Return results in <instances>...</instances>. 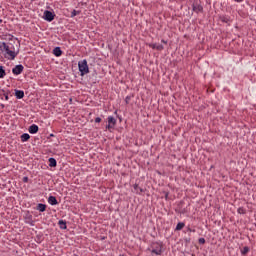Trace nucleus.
Wrapping results in <instances>:
<instances>
[{"label": "nucleus", "instance_id": "obj_1", "mask_svg": "<svg viewBox=\"0 0 256 256\" xmlns=\"http://www.w3.org/2000/svg\"><path fill=\"white\" fill-rule=\"evenodd\" d=\"M0 51L4 53L5 59H8L9 61H14L15 57L19 55V51L15 52V46H9L5 42H0Z\"/></svg>", "mask_w": 256, "mask_h": 256}, {"label": "nucleus", "instance_id": "obj_2", "mask_svg": "<svg viewBox=\"0 0 256 256\" xmlns=\"http://www.w3.org/2000/svg\"><path fill=\"white\" fill-rule=\"evenodd\" d=\"M151 253L156 256H161L163 254V243L154 242L150 246Z\"/></svg>", "mask_w": 256, "mask_h": 256}, {"label": "nucleus", "instance_id": "obj_3", "mask_svg": "<svg viewBox=\"0 0 256 256\" xmlns=\"http://www.w3.org/2000/svg\"><path fill=\"white\" fill-rule=\"evenodd\" d=\"M78 69L81 77L89 74V65L87 64V61L85 59L78 62Z\"/></svg>", "mask_w": 256, "mask_h": 256}, {"label": "nucleus", "instance_id": "obj_4", "mask_svg": "<svg viewBox=\"0 0 256 256\" xmlns=\"http://www.w3.org/2000/svg\"><path fill=\"white\" fill-rule=\"evenodd\" d=\"M44 21H48V23H51L53 19H55V14L49 10H45L43 14Z\"/></svg>", "mask_w": 256, "mask_h": 256}, {"label": "nucleus", "instance_id": "obj_5", "mask_svg": "<svg viewBox=\"0 0 256 256\" xmlns=\"http://www.w3.org/2000/svg\"><path fill=\"white\" fill-rule=\"evenodd\" d=\"M24 221L25 223H27L28 225H31V227H33V225H35V221H33V215H31V213L26 212L24 215Z\"/></svg>", "mask_w": 256, "mask_h": 256}, {"label": "nucleus", "instance_id": "obj_6", "mask_svg": "<svg viewBox=\"0 0 256 256\" xmlns=\"http://www.w3.org/2000/svg\"><path fill=\"white\" fill-rule=\"evenodd\" d=\"M23 65L19 64L16 65L13 69H12V73L13 75H21L23 73Z\"/></svg>", "mask_w": 256, "mask_h": 256}, {"label": "nucleus", "instance_id": "obj_7", "mask_svg": "<svg viewBox=\"0 0 256 256\" xmlns=\"http://www.w3.org/2000/svg\"><path fill=\"white\" fill-rule=\"evenodd\" d=\"M116 123H117V120L115 119V117L109 116L107 129H113V127H115Z\"/></svg>", "mask_w": 256, "mask_h": 256}, {"label": "nucleus", "instance_id": "obj_8", "mask_svg": "<svg viewBox=\"0 0 256 256\" xmlns=\"http://www.w3.org/2000/svg\"><path fill=\"white\" fill-rule=\"evenodd\" d=\"M29 133H31V135H35V133H37L39 131V126H37V124H32L29 129H28Z\"/></svg>", "mask_w": 256, "mask_h": 256}, {"label": "nucleus", "instance_id": "obj_9", "mask_svg": "<svg viewBox=\"0 0 256 256\" xmlns=\"http://www.w3.org/2000/svg\"><path fill=\"white\" fill-rule=\"evenodd\" d=\"M16 99H23L25 97V92L23 90H15Z\"/></svg>", "mask_w": 256, "mask_h": 256}, {"label": "nucleus", "instance_id": "obj_10", "mask_svg": "<svg viewBox=\"0 0 256 256\" xmlns=\"http://www.w3.org/2000/svg\"><path fill=\"white\" fill-rule=\"evenodd\" d=\"M53 54L55 55V57H61V55H63V51L60 47H55L53 49Z\"/></svg>", "mask_w": 256, "mask_h": 256}, {"label": "nucleus", "instance_id": "obj_11", "mask_svg": "<svg viewBox=\"0 0 256 256\" xmlns=\"http://www.w3.org/2000/svg\"><path fill=\"white\" fill-rule=\"evenodd\" d=\"M48 203L50 205H59V202L57 201V198L55 196H49Z\"/></svg>", "mask_w": 256, "mask_h": 256}, {"label": "nucleus", "instance_id": "obj_12", "mask_svg": "<svg viewBox=\"0 0 256 256\" xmlns=\"http://www.w3.org/2000/svg\"><path fill=\"white\" fill-rule=\"evenodd\" d=\"M20 139H21L22 143H25L26 141H29V139H31V136L27 133H24L21 135Z\"/></svg>", "mask_w": 256, "mask_h": 256}, {"label": "nucleus", "instance_id": "obj_13", "mask_svg": "<svg viewBox=\"0 0 256 256\" xmlns=\"http://www.w3.org/2000/svg\"><path fill=\"white\" fill-rule=\"evenodd\" d=\"M47 209V205L39 203L37 205V211H40V213H44V211Z\"/></svg>", "mask_w": 256, "mask_h": 256}, {"label": "nucleus", "instance_id": "obj_14", "mask_svg": "<svg viewBox=\"0 0 256 256\" xmlns=\"http://www.w3.org/2000/svg\"><path fill=\"white\" fill-rule=\"evenodd\" d=\"M58 225H59L60 229H67V222L64 220H59Z\"/></svg>", "mask_w": 256, "mask_h": 256}, {"label": "nucleus", "instance_id": "obj_15", "mask_svg": "<svg viewBox=\"0 0 256 256\" xmlns=\"http://www.w3.org/2000/svg\"><path fill=\"white\" fill-rule=\"evenodd\" d=\"M49 167H57V160L55 158H49Z\"/></svg>", "mask_w": 256, "mask_h": 256}, {"label": "nucleus", "instance_id": "obj_16", "mask_svg": "<svg viewBox=\"0 0 256 256\" xmlns=\"http://www.w3.org/2000/svg\"><path fill=\"white\" fill-rule=\"evenodd\" d=\"M134 193L141 194L143 193V189L139 185H134Z\"/></svg>", "mask_w": 256, "mask_h": 256}, {"label": "nucleus", "instance_id": "obj_17", "mask_svg": "<svg viewBox=\"0 0 256 256\" xmlns=\"http://www.w3.org/2000/svg\"><path fill=\"white\" fill-rule=\"evenodd\" d=\"M5 75H7V72H5L3 66H0V79H3Z\"/></svg>", "mask_w": 256, "mask_h": 256}, {"label": "nucleus", "instance_id": "obj_18", "mask_svg": "<svg viewBox=\"0 0 256 256\" xmlns=\"http://www.w3.org/2000/svg\"><path fill=\"white\" fill-rule=\"evenodd\" d=\"M193 10H194L196 13H199V12H202L203 8H202V6H200V5H193Z\"/></svg>", "mask_w": 256, "mask_h": 256}, {"label": "nucleus", "instance_id": "obj_19", "mask_svg": "<svg viewBox=\"0 0 256 256\" xmlns=\"http://www.w3.org/2000/svg\"><path fill=\"white\" fill-rule=\"evenodd\" d=\"M185 224L183 222H179L176 226V231H181L184 228Z\"/></svg>", "mask_w": 256, "mask_h": 256}, {"label": "nucleus", "instance_id": "obj_20", "mask_svg": "<svg viewBox=\"0 0 256 256\" xmlns=\"http://www.w3.org/2000/svg\"><path fill=\"white\" fill-rule=\"evenodd\" d=\"M248 252H249V247H247V246H245V247H243V249H241V254L243 256L247 255Z\"/></svg>", "mask_w": 256, "mask_h": 256}, {"label": "nucleus", "instance_id": "obj_21", "mask_svg": "<svg viewBox=\"0 0 256 256\" xmlns=\"http://www.w3.org/2000/svg\"><path fill=\"white\" fill-rule=\"evenodd\" d=\"M237 213L239 215H245L246 214V210L243 207H239L237 210Z\"/></svg>", "mask_w": 256, "mask_h": 256}, {"label": "nucleus", "instance_id": "obj_22", "mask_svg": "<svg viewBox=\"0 0 256 256\" xmlns=\"http://www.w3.org/2000/svg\"><path fill=\"white\" fill-rule=\"evenodd\" d=\"M77 15H79V12H77L76 10H73L71 12V17H77Z\"/></svg>", "mask_w": 256, "mask_h": 256}, {"label": "nucleus", "instance_id": "obj_23", "mask_svg": "<svg viewBox=\"0 0 256 256\" xmlns=\"http://www.w3.org/2000/svg\"><path fill=\"white\" fill-rule=\"evenodd\" d=\"M198 242H199V244L204 245L205 244V239L204 238H199Z\"/></svg>", "mask_w": 256, "mask_h": 256}, {"label": "nucleus", "instance_id": "obj_24", "mask_svg": "<svg viewBox=\"0 0 256 256\" xmlns=\"http://www.w3.org/2000/svg\"><path fill=\"white\" fill-rule=\"evenodd\" d=\"M149 47H151L152 49H157V44L151 43L149 44Z\"/></svg>", "mask_w": 256, "mask_h": 256}, {"label": "nucleus", "instance_id": "obj_25", "mask_svg": "<svg viewBox=\"0 0 256 256\" xmlns=\"http://www.w3.org/2000/svg\"><path fill=\"white\" fill-rule=\"evenodd\" d=\"M156 49L159 50V51H161V50L164 49V47H163V45H156Z\"/></svg>", "mask_w": 256, "mask_h": 256}, {"label": "nucleus", "instance_id": "obj_26", "mask_svg": "<svg viewBox=\"0 0 256 256\" xmlns=\"http://www.w3.org/2000/svg\"><path fill=\"white\" fill-rule=\"evenodd\" d=\"M95 123H101V118L97 117V118L95 119Z\"/></svg>", "mask_w": 256, "mask_h": 256}, {"label": "nucleus", "instance_id": "obj_27", "mask_svg": "<svg viewBox=\"0 0 256 256\" xmlns=\"http://www.w3.org/2000/svg\"><path fill=\"white\" fill-rule=\"evenodd\" d=\"M23 181H24V183H27V181H29V178L28 177H24Z\"/></svg>", "mask_w": 256, "mask_h": 256}, {"label": "nucleus", "instance_id": "obj_28", "mask_svg": "<svg viewBox=\"0 0 256 256\" xmlns=\"http://www.w3.org/2000/svg\"><path fill=\"white\" fill-rule=\"evenodd\" d=\"M234 1H236V2H238V3H241V2H243L244 0H234Z\"/></svg>", "mask_w": 256, "mask_h": 256}, {"label": "nucleus", "instance_id": "obj_29", "mask_svg": "<svg viewBox=\"0 0 256 256\" xmlns=\"http://www.w3.org/2000/svg\"><path fill=\"white\" fill-rule=\"evenodd\" d=\"M128 100H129V96L126 97V103H127Z\"/></svg>", "mask_w": 256, "mask_h": 256}, {"label": "nucleus", "instance_id": "obj_30", "mask_svg": "<svg viewBox=\"0 0 256 256\" xmlns=\"http://www.w3.org/2000/svg\"><path fill=\"white\" fill-rule=\"evenodd\" d=\"M163 43H167L165 40H162Z\"/></svg>", "mask_w": 256, "mask_h": 256}, {"label": "nucleus", "instance_id": "obj_31", "mask_svg": "<svg viewBox=\"0 0 256 256\" xmlns=\"http://www.w3.org/2000/svg\"><path fill=\"white\" fill-rule=\"evenodd\" d=\"M50 137H53V134H50Z\"/></svg>", "mask_w": 256, "mask_h": 256}]
</instances>
